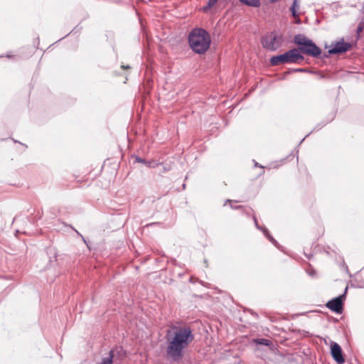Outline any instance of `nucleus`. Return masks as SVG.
<instances>
[{
    "label": "nucleus",
    "instance_id": "1",
    "mask_svg": "<svg viewBox=\"0 0 364 364\" xmlns=\"http://www.w3.org/2000/svg\"><path fill=\"white\" fill-rule=\"evenodd\" d=\"M194 335L186 324H172L167 329L166 340V354L173 360L179 361L183 356V350L192 343Z\"/></svg>",
    "mask_w": 364,
    "mask_h": 364
},
{
    "label": "nucleus",
    "instance_id": "2",
    "mask_svg": "<svg viewBox=\"0 0 364 364\" xmlns=\"http://www.w3.org/2000/svg\"><path fill=\"white\" fill-rule=\"evenodd\" d=\"M210 36L203 28H196L188 35L190 47L196 53H205L210 46Z\"/></svg>",
    "mask_w": 364,
    "mask_h": 364
},
{
    "label": "nucleus",
    "instance_id": "3",
    "mask_svg": "<svg viewBox=\"0 0 364 364\" xmlns=\"http://www.w3.org/2000/svg\"><path fill=\"white\" fill-rule=\"evenodd\" d=\"M294 43L299 46V53L304 54L317 57L321 53V50L316 46V45L306 36L299 34L294 37Z\"/></svg>",
    "mask_w": 364,
    "mask_h": 364
},
{
    "label": "nucleus",
    "instance_id": "4",
    "mask_svg": "<svg viewBox=\"0 0 364 364\" xmlns=\"http://www.w3.org/2000/svg\"><path fill=\"white\" fill-rule=\"evenodd\" d=\"M304 57L299 53V50L291 49L284 54L273 56L270 59L272 65H277L281 63H294L302 60Z\"/></svg>",
    "mask_w": 364,
    "mask_h": 364
},
{
    "label": "nucleus",
    "instance_id": "5",
    "mask_svg": "<svg viewBox=\"0 0 364 364\" xmlns=\"http://www.w3.org/2000/svg\"><path fill=\"white\" fill-rule=\"evenodd\" d=\"M262 46L270 50H275L281 46V37L271 34L264 37L262 41Z\"/></svg>",
    "mask_w": 364,
    "mask_h": 364
},
{
    "label": "nucleus",
    "instance_id": "6",
    "mask_svg": "<svg viewBox=\"0 0 364 364\" xmlns=\"http://www.w3.org/2000/svg\"><path fill=\"white\" fill-rule=\"evenodd\" d=\"M331 353L333 358L338 364H343L345 362V358L343 355V351L341 346L335 342L331 343Z\"/></svg>",
    "mask_w": 364,
    "mask_h": 364
},
{
    "label": "nucleus",
    "instance_id": "7",
    "mask_svg": "<svg viewBox=\"0 0 364 364\" xmlns=\"http://www.w3.org/2000/svg\"><path fill=\"white\" fill-rule=\"evenodd\" d=\"M351 45L349 43L345 42L343 40L335 43L332 48L328 50L330 54L342 53L349 50Z\"/></svg>",
    "mask_w": 364,
    "mask_h": 364
},
{
    "label": "nucleus",
    "instance_id": "8",
    "mask_svg": "<svg viewBox=\"0 0 364 364\" xmlns=\"http://www.w3.org/2000/svg\"><path fill=\"white\" fill-rule=\"evenodd\" d=\"M326 306L331 311L336 313H341L343 309V302L341 296L336 297L329 301Z\"/></svg>",
    "mask_w": 364,
    "mask_h": 364
},
{
    "label": "nucleus",
    "instance_id": "9",
    "mask_svg": "<svg viewBox=\"0 0 364 364\" xmlns=\"http://www.w3.org/2000/svg\"><path fill=\"white\" fill-rule=\"evenodd\" d=\"M228 5V0H208V4L205 6L203 8L204 11H207L210 8L214 6H218V7H225Z\"/></svg>",
    "mask_w": 364,
    "mask_h": 364
},
{
    "label": "nucleus",
    "instance_id": "10",
    "mask_svg": "<svg viewBox=\"0 0 364 364\" xmlns=\"http://www.w3.org/2000/svg\"><path fill=\"white\" fill-rule=\"evenodd\" d=\"M299 8H300V1L294 0L293 1V4L291 6L290 10H291L292 16H294V18H296L297 23L300 22L299 16L297 14V11L299 9Z\"/></svg>",
    "mask_w": 364,
    "mask_h": 364
},
{
    "label": "nucleus",
    "instance_id": "11",
    "mask_svg": "<svg viewBox=\"0 0 364 364\" xmlns=\"http://www.w3.org/2000/svg\"><path fill=\"white\" fill-rule=\"evenodd\" d=\"M242 4L251 7L258 8L261 5L260 0H243Z\"/></svg>",
    "mask_w": 364,
    "mask_h": 364
},
{
    "label": "nucleus",
    "instance_id": "12",
    "mask_svg": "<svg viewBox=\"0 0 364 364\" xmlns=\"http://www.w3.org/2000/svg\"><path fill=\"white\" fill-rule=\"evenodd\" d=\"M114 353L110 350L107 357L103 358L102 361L97 364H112Z\"/></svg>",
    "mask_w": 364,
    "mask_h": 364
},
{
    "label": "nucleus",
    "instance_id": "13",
    "mask_svg": "<svg viewBox=\"0 0 364 364\" xmlns=\"http://www.w3.org/2000/svg\"><path fill=\"white\" fill-rule=\"evenodd\" d=\"M255 342L257 344L264 345V346H270L272 344V343L269 340L264 339V338L257 339L255 341Z\"/></svg>",
    "mask_w": 364,
    "mask_h": 364
},
{
    "label": "nucleus",
    "instance_id": "14",
    "mask_svg": "<svg viewBox=\"0 0 364 364\" xmlns=\"http://www.w3.org/2000/svg\"><path fill=\"white\" fill-rule=\"evenodd\" d=\"M136 161L137 162H139V163H143V164H146V166H148L149 167H154V166L153 165V162L146 161V160L142 159H141L139 157H136Z\"/></svg>",
    "mask_w": 364,
    "mask_h": 364
},
{
    "label": "nucleus",
    "instance_id": "15",
    "mask_svg": "<svg viewBox=\"0 0 364 364\" xmlns=\"http://www.w3.org/2000/svg\"><path fill=\"white\" fill-rule=\"evenodd\" d=\"M80 236L82 237V239H83V240H84L85 243L86 244V245H87V248H88L89 250H90V246H89V245L87 243V241L85 240V238H84L82 235H80Z\"/></svg>",
    "mask_w": 364,
    "mask_h": 364
},
{
    "label": "nucleus",
    "instance_id": "16",
    "mask_svg": "<svg viewBox=\"0 0 364 364\" xmlns=\"http://www.w3.org/2000/svg\"><path fill=\"white\" fill-rule=\"evenodd\" d=\"M228 203V199L225 200L224 205H225Z\"/></svg>",
    "mask_w": 364,
    "mask_h": 364
},
{
    "label": "nucleus",
    "instance_id": "17",
    "mask_svg": "<svg viewBox=\"0 0 364 364\" xmlns=\"http://www.w3.org/2000/svg\"><path fill=\"white\" fill-rule=\"evenodd\" d=\"M122 67L123 68H125V66H124V65H122ZM129 68V66H127V67H126V68Z\"/></svg>",
    "mask_w": 364,
    "mask_h": 364
},
{
    "label": "nucleus",
    "instance_id": "18",
    "mask_svg": "<svg viewBox=\"0 0 364 364\" xmlns=\"http://www.w3.org/2000/svg\"><path fill=\"white\" fill-rule=\"evenodd\" d=\"M243 0H239L240 2H242Z\"/></svg>",
    "mask_w": 364,
    "mask_h": 364
}]
</instances>
